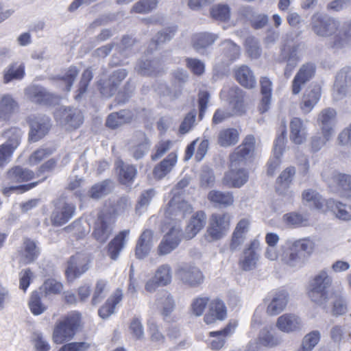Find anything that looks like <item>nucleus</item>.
I'll use <instances>...</instances> for the list:
<instances>
[{
    "mask_svg": "<svg viewBox=\"0 0 351 351\" xmlns=\"http://www.w3.org/2000/svg\"><path fill=\"white\" fill-rule=\"evenodd\" d=\"M321 339V332L313 330L306 334L302 339L300 346L297 351H312Z\"/></svg>",
    "mask_w": 351,
    "mask_h": 351,
    "instance_id": "5fc2aeb1",
    "label": "nucleus"
},
{
    "mask_svg": "<svg viewBox=\"0 0 351 351\" xmlns=\"http://www.w3.org/2000/svg\"><path fill=\"white\" fill-rule=\"evenodd\" d=\"M112 182L106 180L94 184L89 191L90 197L93 199H99L108 195L111 191Z\"/></svg>",
    "mask_w": 351,
    "mask_h": 351,
    "instance_id": "0e129e2a",
    "label": "nucleus"
},
{
    "mask_svg": "<svg viewBox=\"0 0 351 351\" xmlns=\"http://www.w3.org/2000/svg\"><path fill=\"white\" fill-rule=\"evenodd\" d=\"M134 114L129 110H122L118 112H113L108 115L106 125L108 128L115 129L123 124L129 123Z\"/></svg>",
    "mask_w": 351,
    "mask_h": 351,
    "instance_id": "37998d69",
    "label": "nucleus"
},
{
    "mask_svg": "<svg viewBox=\"0 0 351 351\" xmlns=\"http://www.w3.org/2000/svg\"><path fill=\"white\" fill-rule=\"evenodd\" d=\"M276 326L280 331L290 333L301 330L302 322L295 314L285 313L278 318Z\"/></svg>",
    "mask_w": 351,
    "mask_h": 351,
    "instance_id": "cd10ccee",
    "label": "nucleus"
},
{
    "mask_svg": "<svg viewBox=\"0 0 351 351\" xmlns=\"http://www.w3.org/2000/svg\"><path fill=\"white\" fill-rule=\"evenodd\" d=\"M326 208L331 210L336 217L343 221L351 220V206L343 204L333 199H329L326 202Z\"/></svg>",
    "mask_w": 351,
    "mask_h": 351,
    "instance_id": "c03bdc74",
    "label": "nucleus"
},
{
    "mask_svg": "<svg viewBox=\"0 0 351 351\" xmlns=\"http://www.w3.org/2000/svg\"><path fill=\"white\" fill-rule=\"evenodd\" d=\"M243 97V92L239 87L234 86L230 89L229 104L232 107L230 112L232 115H241L244 112Z\"/></svg>",
    "mask_w": 351,
    "mask_h": 351,
    "instance_id": "4c0bfd02",
    "label": "nucleus"
},
{
    "mask_svg": "<svg viewBox=\"0 0 351 351\" xmlns=\"http://www.w3.org/2000/svg\"><path fill=\"white\" fill-rule=\"evenodd\" d=\"M192 208L180 195L173 196L168 203L165 210V226L169 230L165 234L158 246V254L164 256L170 254L180 244L182 232L180 222L191 213Z\"/></svg>",
    "mask_w": 351,
    "mask_h": 351,
    "instance_id": "f257e3e1",
    "label": "nucleus"
},
{
    "mask_svg": "<svg viewBox=\"0 0 351 351\" xmlns=\"http://www.w3.org/2000/svg\"><path fill=\"white\" fill-rule=\"evenodd\" d=\"M178 160V155L176 152L170 153L166 158L160 162L154 170V173L158 178H164L175 167Z\"/></svg>",
    "mask_w": 351,
    "mask_h": 351,
    "instance_id": "09e8293b",
    "label": "nucleus"
},
{
    "mask_svg": "<svg viewBox=\"0 0 351 351\" xmlns=\"http://www.w3.org/2000/svg\"><path fill=\"white\" fill-rule=\"evenodd\" d=\"M290 140L296 145L306 142L308 129L306 123L300 118L293 117L289 123Z\"/></svg>",
    "mask_w": 351,
    "mask_h": 351,
    "instance_id": "393cba45",
    "label": "nucleus"
},
{
    "mask_svg": "<svg viewBox=\"0 0 351 351\" xmlns=\"http://www.w3.org/2000/svg\"><path fill=\"white\" fill-rule=\"evenodd\" d=\"M150 145L145 134L136 132L128 141L127 147L130 154L136 160L142 158L149 151Z\"/></svg>",
    "mask_w": 351,
    "mask_h": 351,
    "instance_id": "4468645a",
    "label": "nucleus"
},
{
    "mask_svg": "<svg viewBox=\"0 0 351 351\" xmlns=\"http://www.w3.org/2000/svg\"><path fill=\"white\" fill-rule=\"evenodd\" d=\"M114 222L110 215L101 212L94 223L92 236L100 243H106L112 235Z\"/></svg>",
    "mask_w": 351,
    "mask_h": 351,
    "instance_id": "6e6552de",
    "label": "nucleus"
},
{
    "mask_svg": "<svg viewBox=\"0 0 351 351\" xmlns=\"http://www.w3.org/2000/svg\"><path fill=\"white\" fill-rule=\"evenodd\" d=\"M227 317V308L224 302L218 299L213 300L208 305V311L204 316L207 324L215 323L217 320H223Z\"/></svg>",
    "mask_w": 351,
    "mask_h": 351,
    "instance_id": "a878e982",
    "label": "nucleus"
},
{
    "mask_svg": "<svg viewBox=\"0 0 351 351\" xmlns=\"http://www.w3.org/2000/svg\"><path fill=\"white\" fill-rule=\"evenodd\" d=\"M34 177V173L32 171L21 167H15L8 172L9 180L16 182H27L32 180Z\"/></svg>",
    "mask_w": 351,
    "mask_h": 351,
    "instance_id": "6e6d98bb",
    "label": "nucleus"
},
{
    "mask_svg": "<svg viewBox=\"0 0 351 351\" xmlns=\"http://www.w3.org/2000/svg\"><path fill=\"white\" fill-rule=\"evenodd\" d=\"M248 180V173L244 168L234 169L230 167L223 178V183L232 188H240Z\"/></svg>",
    "mask_w": 351,
    "mask_h": 351,
    "instance_id": "7c9ffc66",
    "label": "nucleus"
},
{
    "mask_svg": "<svg viewBox=\"0 0 351 351\" xmlns=\"http://www.w3.org/2000/svg\"><path fill=\"white\" fill-rule=\"evenodd\" d=\"M314 32L319 36H328L337 30L339 23L334 19L322 13H315L311 18Z\"/></svg>",
    "mask_w": 351,
    "mask_h": 351,
    "instance_id": "1a4fd4ad",
    "label": "nucleus"
},
{
    "mask_svg": "<svg viewBox=\"0 0 351 351\" xmlns=\"http://www.w3.org/2000/svg\"><path fill=\"white\" fill-rule=\"evenodd\" d=\"M260 82L263 97L259 106V110L261 113H264L269 109L272 84L267 77H262Z\"/></svg>",
    "mask_w": 351,
    "mask_h": 351,
    "instance_id": "8fccbe9b",
    "label": "nucleus"
},
{
    "mask_svg": "<svg viewBox=\"0 0 351 351\" xmlns=\"http://www.w3.org/2000/svg\"><path fill=\"white\" fill-rule=\"evenodd\" d=\"M76 206L64 198L58 199L54 204V209L51 215V221L53 226H61L73 217Z\"/></svg>",
    "mask_w": 351,
    "mask_h": 351,
    "instance_id": "423d86ee",
    "label": "nucleus"
},
{
    "mask_svg": "<svg viewBox=\"0 0 351 351\" xmlns=\"http://www.w3.org/2000/svg\"><path fill=\"white\" fill-rule=\"evenodd\" d=\"M133 44L134 40L132 37L128 36H123L120 45L116 49L117 51L112 56L110 62V65L112 66H116L124 64V60L117 57V54L119 53L123 57L128 56L129 49L133 45Z\"/></svg>",
    "mask_w": 351,
    "mask_h": 351,
    "instance_id": "49530a36",
    "label": "nucleus"
},
{
    "mask_svg": "<svg viewBox=\"0 0 351 351\" xmlns=\"http://www.w3.org/2000/svg\"><path fill=\"white\" fill-rule=\"evenodd\" d=\"M213 19L219 21H227L230 18V8L227 4H217L210 8Z\"/></svg>",
    "mask_w": 351,
    "mask_h": 351,
    "instance_id": "69168bd1",
    "label": "nucleus"
},
{
    "mask_svg": "<svg viewBox=\"0 0 351 351\" xmlns=\"http://www.w3.org/2000/svg\"><path fill=\"white\" fill-rule=\"evenodd\" d=\"M176 32L177 27L172 26L165 28L158 32V34L152 39L149 45V49L153 50L154 47H154V49H157L160 45L163 44L167 41H169L175 36Z\"/></svg>",
    "mask_w": 351,
    "mask_h": 351,
    "instance_id": "bf43d9fd",
    "label": "nucleus"
},
{
    "mask_svg": "<svg viewBox=\"0 0 351 351\" xmlns=\"http://www.w3.org/2000/svg\"><path fill=\"white\" fill-rule=\"evenodd\" d=\"M134 69L141 75H154L161 71L162 64L158 60L141 59L137 62Z\"/></svg>",
    "mask_w": 351,
    "mask_h": 351,
    "instance_id": "e433bc0d",
    "label": "nucleus"
},
{
    "mask_svg": "<svg viewBox=\"0 0 351 351\" xmlns=\"http://www.w3.org/2000/svg\"><path fill=\"white\" fill-rule=\"evenodd\" d=\"M238 82L245 88H252L256 84L252 71L246 65H241L234 71Z\"/></svg>",
    "mask_w": 351,
    "mask_h": 351,
    "instance_id": "79ce46f5",
    "label": "nucleus"
},
{
    "mask_svg": "<svg viewBox=\"0 0 351 351\" xmlns=\"http://www.w3.org/2000/svg\"><path fill=\"white\" fill-rule=\"evenodd\" d=\"M29 307L32 314L39 315L46 310V306L42 303L40 293L34 291L29 301Z\"/></svg>",
    "mask_w": 351,
    "mask_h": 351,
    "instance_id": "774afa93",
    "label": "nucleus"
},
{
    "mask_svg": "<svg viewBox=\"0 0 351 351\" xmlns=\"http://www.w3.org/2000/svg\"><path fill=\"white\" fill-rule=\"evenodd\" d=\"M79 74V71L75 66H71L62 71L60 75L56 77L60 83L63 86L62 90L69 92Z\"/></svg>",
    "mask_w": 351,
    "mask_h": 351,
    "instance_id": "864d4df0",
    "label": "nucleus"
},
{
    "mask_svg": "<svg viewBox=\"0 0 351 351\" xmlns=\"http://www.w3.org/2000/svg\"><path fill=\"white\" fill-rule=\"evenodd\" d=\"M129 230L121 231L115 237L108 243V253L112 260H117L119 256L121 251L123 250L125 239L130 234Z\"/></svg>",
    "mask_w": 351,
    "mask_h": 351,
    "instance_id": "58836bf2",
    "label": "nucleus"
},
{
    "mask_svg": "<svg viewBox=\"0 0 351 351\" xmlns=\"http://www.w3.org/2000/svg\"><path fill=\"white\" fill-rule=\"evenodd\" d=\"M109 283L107 280H98L95 286L91 303L93 305H97L100 303L106 296L109 291Z\"/></svg>",
    "mask_w": 351,
    "mask_h": 351,
    "instance_id": "052dcab7",
    "label": "nucleus"
},
{
    "mask_svg": "<svg viewBox=\"0 0 351 351\" xmlns=\"http://www.w3.org/2000/svg\"><path fill=\"white\" fill-rule=\"evenodd\" d=\"M302 53L299 45H294L291 47L284 46L281 49L280 58L287 62L285 68V75L289 78L300 61Z\"/></svg>",
    "mask_w": 351,
    "mask_h": 351,
    "instance_id": "a211bd4d",
    "label": "nucleus"
},
{
    "mask_svg": "<svg viewBox=\"0 0 351 351\" xmlns=\"http://www.w3.org/2000/svg\"><path fill=\"white\" fill-rule=\"evenodd\" d=\"M315 66L312 63L303 64L295 75L292 82V93L298 95L301 91L302 86L308 82L314 75Z\"/></svg>",
    "mask_w": 351,
    "mask_h": 351,
    "instance_id": "5701e85b",
    "label": "nucleus"
},
{
    "mask_svg": "<svg viewBox=\"0 0 351 351\" xmlns=\"http://www.w3.org/2000/svg\"><path fill=\"white\" fill-rule=\"evenodd\" d=\"M108 206L110 207L109 213L116 215H121L131 208L130 202L126 197H121L117 201L109 199L106 203V207Z\"/></svg>",
    "mask_w": 351,
    "mask_h": 351,
    "instance_id": "680f3d73",
    "label": "nucleus"
},
{
    "mask_svg": "<svg viewBox=\"0 0 351 351\" xmlns=\"http://www.w3.org/2000/svg\"><path fill=\"white\" fill-rule=\"evenodd\" d=\"M153 231L148 229L144 230L141 234L135 251L136 256L138 258H144L149 254L153 246Z\"/></svg>",
    "mask_w": 351,
    "mask_h": 351,
    "instance_id": "c9c22d12",
    "label": "nucleus"
},
{
    "mask_svg": "<svg viewBox=\"0 0 351 351\" xmlns=\"http://www.w3.org/2000/svg\"><path fill=\"white\" fill-rule=\"evenodd\" d=\"M25 95L32 102L51 105L58 100V97L48 92L45 88L38 86H30L25 89Z\"/></svg>",
    "mask_w": 351,
    "mask_h": 351,
    "instance_id": "aec40b11",
    "label": "nucleus"
},
{
    "mask_svg": "<svg viewBox=\"0 0 351 351\" xmlns=\"http://www.w3.org/2000/svg\"><path fill=\"white\" fill-rule=\"evenodd\" d=\"M321 97V87L314 85L308 87L303 96L301 109L304 113L310 112Z\"/></svg>",
    "mask_w": 351,
    "mask_h": 351,
    "instance_id": "f704fd0d",
    "label": "nucleus"
},
{
    "mask_svg": "<svg viewBox=\"0 0 351 351\" xmlns=\"http://www.w3.org/2000/svg\"><path fill=\"white\" fill-rule=\"evenodd\" d=\"M50 119L47 116H38L30 121V131L29 140L32 142H37L43 138L50 128Z\"/></svg>",
    "mask_w": 351,
    "mask_h": 351,
    "instance_id": "6ab92c4d",
    "label": "nucleus"
},
{
    "mask_svg": "<svg viewBox=\"0 0 351 351\" xmlns=\"http://www.w3.org/2000/svg\"><path fill=\"white\" fill-rule=\"evenodd\" d=\"M289 295L285 290L274 292L267 304V313L269 315H276L280 313L286 307Z\"/></svg>",
    "mask_w": 351,
    "mask_h": 351,
    "instance_id": "c85d7f7f",
    "label": "nucleus"
},
{
    "mask_svg": "<svg viewBox=\"0 0 351 351\" xmlns=\"http://www.w3.org/2000/svg\"><path fill=\"white\" fill-rule=\"evenodd\" d=\"M255 143L254 136H247L243 143L230 155V167L232 169L243 168L253 155Z\"/></svg>",
    "mask_w": 351,
    "mask_h": 351,
    "instance_id": "39448f33",
    "label": "nucleus"
},
{
    "mask_svg": "<svg viewBox=\"0 0 351 351\" xmlns=\"http://www.w3.org/2000/svg\"><path fill=\"white\" fill-rule=\"evenodd\" d=\"M23 251L22 257L26 264L34 262L38 256L40 250L35 241L27 239L23 243Z\"/></svg>",
    "mask_w": 351,
    "mask_h": 351,
    "instance_id": "4d7b16f0",
    "label": "nucleus"
},
{
    "mask_svg": "<svg viewBox=\"0 0 351 351\" xmlns=\"http://www.w3.org/2000/svg\"><path fill=\"white\" fill-rule=\"evenodd\" d=\"M322 178L329 187L332 188L335 184L336 190L342 196L351 198V175L334 171L330 178H326L324 173H322Z\"/></svg>",
    "mask_w": 351,
    "mask_h": 351,
    "instance_id": "2eb2a0df",
    "label": "nucleus"
},
{
    "mask_svg": "<svg viewBox=\"0 0 351 351\" xmlns=\"http://www.w3.org/2000/svg\"><path fill=\"white\" fill-rule=\"evenodd\" d=\"M18 108L19 104L12 95L0 93V124L8 122Z\"/></svg>",
    "mask_w": 351,
    "mask_h": 351,
    "instance_id": "412c9836",
    "label": "nucleus"
},
{
    "mask_svg": "<svg viewBox=\"0 0 351 351\" xmlns=\"http://www.w3.org/2000/svg\"><path fill=\"white\" fill-rule=\"evenodd\" d=\"M128 75V71L124 69H119L110 75L106 80H100L98 86L101 94L106 97H110L114 95L121 82Z\"/></svg>",
    "mask_w": 351,
    "mask_h": 351,
    "instance_id": "f8f14e48",
    "label": "nucleus"
},
{
    "mask_svg": "<svg viewBox=\"0 0 351 351\" xmlns=\"http://www.w3.org/2000/svg\"><path fill=\"white\" fill-rule=\"evenodd\" d=\"M337 123V112L334 108H327L323 109L317 117V124L319 126L322 134L326 138L333 136L334 128Z\"/></svg>",
    "mask_w": 351,
    "mask_h": 351,
    "instance_id": "f3484780",
    "label": "nucleus"
},
{
    "mask_svg": "<svg viewBox=\"0 0 351 351\" xmlns=\"http://www.w3.org/2000/svg\"><path fill=\"white\" fill-rule=\"evenodd\" d=\"M25 75V66L23 63L10 64L3 73V82L8 84L13 80H20Z\"/></svg>",
    "mask_w": 351,
    "mask_h": 351,
    "instance_id": "3c124183",
    "label": "nucleus"
},
{
    "mask_svg": "<svg viewBox=\"0 0 351 351\" xmlns=\"http://www.w3.org/2000/svg\"><path fill=\"white\" fill-rule=\"evenodd\" d=\"M239 134L234 128H227L221 130L218 134L217 142L223 147L235 145L239 141Z\"/></svg>",
    "mask_w": 351,
    "mask_h": 351,
    "instance_id": "603ef678",
    "label": "nucleus"
},
{
    "mask_svg": "<svg viewBox=\"0 0 351 351\" xmlns=\"http://www.w3.org/2000/svg\"><path fill=\"white\" fill-rule=\"evenodd\" d=\"M158 0H141L136 3L131 12L139 14H147L156 8Z\"/></svg>",
    "mask_w": 351,
    "mask_h": 351,
    "instance_id": "338daca9",
    "label": "nucleus"
},
{
    "mask_svg": "<svg viewBox=\"0 0 351 351\" xmlns=\"http://www.w3.org/2000/svg\"><path fill=\"white\" fill-rule=\"evenodd\" d=\"M258 343L261 347L271 348L280 345L282 339L279 335L274 334L267 328H264L260 330L257 339Z\"/></svg>",
    "mask_w": 351,
    "mask_h": 351,
    "instance_id": "de8ad7c7",
    "label": "nucleus"
},
{
    "mask_svg": "<svg viewBox=\"0 0 351 351\" xmlns=\"http://www.w3.org/2000/svg\"><path fill=\"white\" fill-rule=\"evenodd\" d=\"M231 217L227 213H213L208 220L205 234L209 242L217 241L224 238L230 230Z\"/></svg>",
    "mask_w": 351,
    "mask_h": 351,
    "instance_id": "20e7f679",
    "label": "nucleus"
},
{
    "mask_svg": "<svg viewBox=\"0 0 351 351\" xmlns=\"http://www.w3.org/2000/svg\"><path fill=\"white\" fill-rule=\"evenodd\" d=\"M56 119L67 128H77L83 123L82 112L77 108H60L55 113Z\"/></svg>",
    "mask_w": 351,
    "mask_h": 351,
    "instance_id": "9d476101",
    "label": "nucleus"
},
{
    "mask_svg": "<svg viewBox=\"0 0 351 351\" xmlns=\"http://www.w3.org/2000/svg\"><path fill=\"white\" fill-rule=\"evenodd\" d=\"M286 143V132L283 131L277 136L274 144V157L267 163V173L273 175L280 165V158L282 155Z\"/></svg>",
    "mask_w": 351,
    "mask_h": 351,
    "instance_id": "bb28decb",
    "label": "nucleus"
},
{
    "mask_svg": "<svg viewBox=\"0 0 351 351\" xmlns=\"http://www.w3.org/2000/svg\"><path fill=\"white\" fill-rule=\"evenodd\" d=\"M241 13L250 21L252 27L256 29H262L268 23L267 15L255 12L251 7L243 8Z\"/></svg>",
    "mask_w": 351,
    "mask_h": 351,
    "instance_id": "a18cd8bd",
    "label": "nucleus"
},
{
    "mask_svg": "<svg viewBox=\"0 0 351 351\" xmlns=\"http://www.w3.org/2000/svg\"><path fill=\"white\" fill-rule=\"evenodd\" d=\"M176 275L182 283L191 287L199 286L204 280V276L198 267L186 263L177 265Z\"/></svg>",
    "mask_w": 351,
    "mask_h": 351,
    "instance_id": "0eeeda50",
    "label": "nucleus"
},
{
    "mask_svg": "<svg viewBox=\"0 0 351 351\" xmlns=\"http://www.w3.org/2000/svg\"><path fill=\"white\" fill-rule=\"evenodd\" d=\"M172 281V269L169 264L160 265L156 269L154 277L145 284L147 291L154 292L158 287L169 285Z\"/></svg>",
    "mask_w": 351,
    "mask_h": 351,
    "instance_id": "ddd939ff",
    "label": "nucleus"
},
{
    "mask_svg": "<svg viewBox=\"0 0 351 351\" xmlns=\"http://www.w3.org/2000/svg\"><path fill=\"white\" fill-rule=\"evenodd\" d=\"M88 260L82 254H76L70 258L66 269L67 278L73 280L80 277L88 269Z\"/></svg>",
    "mask_w": 351,
    "mask_h": 351,
    "instance_id": "4be33fe9",
    "label": "nucleus"
},
{
    "mask_svg": "<svg viewBox=\"0 0 351 351\" xmlns=\"http://www.w3.org/2000/svg\"><path fill=\"white\" fill-rule=\"evenodd\" d=\"M302 201L304 205L312 209L320 211H326L327 200L315 190L306 189L302 194Z\"/></svg>",
    "mask_w": 351,
    "mask_h": 351,
    "instance_id": "2f4dec72",
    "label": "nucleus"
},
{
    "mask_svg": "<svg viewBox=\"0 0 351 351\" xmlns=\"http://www.w3.org/2000/svg\"><path fill=\"white\" fill-rule=\"evenodd\" d=\"M206 216L204 211L197 212L190 219L186 228V237L193 238L205 226Z\"/></svg>",
    "mask_w": 351,
    "mask_h": 351,
    "instance_id": "a19ab883",
    "label": "nucleus"
},
{
    "mask_svg": "<svg viewBox=\"0 0 351 351\" xmlns=\"http://www.w3.org/2000/svg\"><path fill=\"white\" fill-rule=\"evenodd\" d=\"M123 293L122 289L117 288L99 308L98 314L102 319H107L115 312L117 306L122 301Z\"/></svg>",
    "mask_w": 351,
    "mask_h": 351,
    "instance_id": "c756f323",
    "label": "nucleus"
},
{
    "mask_svg": "<svg viewBox=\"0 0 351 351\" xmlns=\"http://www.w3.org/2000/svg\"><path fill=\"white\" fill-rule=\"evenodd\" d=\"M236 324L230 323L223 329L218 331L210 332L212 339L209 344L212 350H219L225 344L226 338L230 337L235 330Z\"/></svg>",
    "mask_w": 351,
    "mask_h": 351,
    "instance_id": "473e14b6",
    "label": "nucleus"
},
{
    "mask_svg": "<svg viewBox=\"0 0 351 351\" xmlns=\"http://www.w3.org/2000/svg\"><path fill=\"white\" fill-rule=\"evenodd\" d=\"M332 284V278L328 269L318 271L310 280L308 285V295L311 300L319 306H326L329 300V289Z\"/></svg>",
    "mask_w": 351,
    "mask_h": 351,
    "instance_id": "f03ea898",
    "label": "nucleus"
},
{
    "mask_svg": "<svg viewBox=\"0 0 351 351\" xmlns=\"http://www.w3.org/2000/svg\"><path fill=\"white\" fill-rule=\"evenodd\" d=\"M3 136L7 139L3 144L16 150L21 143L23 132L19 128L13 127L5 130Z\"/></svg>",
    "mask_w": 351,
    "mask_h": 351,
    "instance_id": "e2e57ef3",
    "label": "nucleus"
},
{
    "mask_svg": "<svg viewBox=\"0 0 351 351\" xmlns=\"http://www.w3.org/2000/svg\"><path fill=\"white\" fill-rule=\"evenodd\" d=\"M81 322V315L72 312L58 323L54 328L53 339L56 343H62L73 338Z\"/></svg>",
    "mask_w": 351,
    "mask_h": 351,
    "instance_id": "7ed1b4c3",
    "label": "nucleus"
},
{
    "mask_svg": "<svg viewBox=\"0 0 351 351\" xmlns=\"http://www.w3.org/2000/svg\"><path fill=\"white\" fill-rule=\"evenodd\" d=\"M208 201L216 208H227L232 206L234 199L232 192L211 190L207 195Z\"/></svg>",
    "mask_w": 351,
    "mask_h": 351,
    "instance_id": "72a5a7b5",
    "label": "nucleus"
},
{
    "mask_svg": "<svg viewBox=\"0 0 351 351\" xmlns=\"http://www.w3.org/2000/svg\"><path fill=\"white\" fill-rule=\"evenodd\" d=\"M219 38L217 34L204 32L195 34L192 37V45L194 49L199 53L204 55L207 49L212 46Z\"/></svg>",
    "mask_w": 351,
    "mask_h": 351,
    "instance_id": "b1692460",
    "label": "nucleus"
},
{
    "mask_svg": "<svg viewBox=\"0 0 351 351\" xmlns=\"http://www.w3.org/2000/svg\"><path fill=\"white\" fill-rule=\"evenodd\" d=\"M283 221L290 227L298 228L308 225V217L295 212L285 214L282 217Z\"/></svg>",
    "mask_w": 351,
    "mask_h": 351,
    "instance_id": "13d9d810",
    "label": "nucleus"
},
{
    "mask_svg": "<svg viewBox=\"0 0 351 351\" xmlns=\"http://www.w3.org/2000/svg\"><path fill=\"white\" fill-rule=\"evenodd\" d=\"M156 306L164 317H168L175 307L173 296L167 291L158 293L156 298Z\"/></svg>",
    "mask_w": 351,
    "mask_h": 351,
    "instance_id": "ea45409f",
    "label": "nucleus"
},
{
    "mask_svg": "<svg viewBox=\"0 0 351 351\" xmlns=\"http://www.w3.org/2000/svg\"><path fill=\"white\" fill-rule=\"evenodd\" d=\"M289 242L287 239L280 245V260L287 266L297 269L303 266L304 258L295 247L289 245Z\"/></svg>",
    "mask_w": 351,
    "mask_h": 351,
    "instance_id": "dca6fc26",
    "label": "nucleus"
},
{
    "mask_svg": "<svg viewBox=\"0 0 351 351\" xmlns=\"http://www.w3.org/2000/svg\"><path fill=\"white\" fill-rule=\"evenodd\" d=\"M260 241L255 239L244 249L239 259V266L243 271H251L256 267L260 258Z\"/></svg>",
    "mask_w": 351,
    "mask_h": 351,
    "instance_id": "9b49d317",
    "label": "nucleus"
}]
</instances>
